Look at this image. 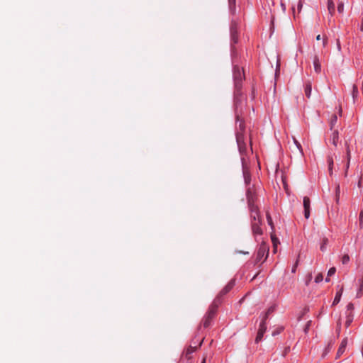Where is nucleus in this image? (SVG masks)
<instances>
[{"label": "nucleus", "instance_id": "9", "mask_svg": "<svg viewBox=\"0 0 363 363\" xmlns=\"http://www.w3.org/2000/svg\"><path fill=\"white\" fill-rule=\"evenodd\" d=\"M347 345V338L345 337L342 340V341L338 348V350L337 352V356L338 357H340L345 352Z\"/></svg>", "mask_w": 363, "mask_h": 363}, {"label": "nucleus", "instance_id": "20", "mask_svg": "<svg viewBox=\"0 0 363 363\" xmlns=\"http://www.w3.org/2000/svg\"><path fill=\"white\" fill-rule=\"evenodd\" d=\"M316 40L319 41V40H322V47L323 48H325L327 45V41H328V39L325 36H321L320 35H318L316 36Z\"/></svg>", "mask_w": 363, "mask_h": 363}, {"label": "nucleus", "instance_id": "4", "mask_svg": "<svg viewBox=\"0 0 363 363\" xmlns=\"http://www.w3.org/2000/svg\"><path fill=\"white\" fill-rule=\"evenodd\" d=\"M268 255H269V246L264 242H262L259 247L258 251H257V258H256L257 262H260L264 257V259L262 261V262H264V260L267 258Z\"/></svg>", "mask_w": 363, "mask_h": 363}, {"label": "nucleus", "instance_id": "34", "mask_svg": "<svg viewBox=\"0 0 363 363\" xmlns=\"http://www.w3.org/2000/svg\"><path fill=\"white\" fill-rule=\"evenodd\" d=\"M332 345H333V343H332V342H330V343L328 344V347L325 349V351H324L323 355H326V354L329 352V351H330V348H331Z\"/></svg>", "mask_w": 363, "mask_h": 363}, {"label": "nucleus", "instance_id": "17", "mask_svg": "<svg viewBox=\"0 0 363 363\" xmlns=\"http://www.w3.org/2000/svg\"><path fill=\"white\" fill-rule=\"evenodd\" d=\"M354 315L352 313L349 312L347 313V320L345 321V326L346 328H348L352 322L353 321Z\"/></svg>", "mask_w": 363, "mask_h": 363}, {"label": "nucleus", "instance_id": "22", "mask_svg": "<svg viewBox=\"0 0 363 363\" xmlns=\"http://www.w3.org/2000/svg\"><path fill=\"white\" fill-rule=\"evenodd\" d=\"M243 175L245 178V182L246 184H249L250 182V175L248 171L244 168L243 169Z\"/></svg>", "mask_w": 363, "mask_h": 363}, {"label": "nucleus", "instance_id": "3", "mask_svg": "<svg viewBox=\"0 0 363 363\" xmlns=\"http://www.w3.org/2000/svg\"><path fill=\"white\" fill-rule=\"evenodd\" d=\"M233 77L235 82V88L237 91H239L241 88L242 81L245 78L243 69H240L238 66L234 67Z\"/></svg>", "mask_w": 363, "mask_h": 363}, {"label": "nucleus", "instance_id": "39", "mask_svg": "<svg viewBox=\"0 0 363 363\" xmlns=\"http://www.w3.org/2000/svg\"><path fill=\"white\" fill-rule=\"evenodd\" d=\"M297 264H298V261H296L295 265L292 268V272L293 273H294L296 272Z\"/></svg>", "mask_w": 363, "mask_h": 363}, {"label": "nucleus", "instance_id": "36", "mask_svg": "<svg viewBox=\"0 0 363 363\" xmlns=\"http://www.w3.org/2000/svg\"><path fill=\"white\" fill-rule=\"evenodd\" d=\"M228 1H229L230 7L235 6V0H228Z\"/></svg>", "mask_w": 363, "mask_h": 363}, {"label": "nucleus", "instance_id": "12", "mask_svg": "<svg viewBox=\"0 0 363 363\" xmlns=\"http://www.w3.org/2000/svg\"><path fill=\"white\" fill-rule=\"evenodd\" d=\"M339 140V133L337 130H335L331 135L330 141L335 145L337 146Z\"/></svg>", "mask_w": 363, "mask_h": 363}, {"label": "nucleus", "instance_id": "11", "mask_svg": "<svg viewBox=\"0 0 363 363\" xmlns=\"http://www.w3.org/2000/svg\"><path fill=\"white\" fill-rule=\"evenodd\" d=\"M359 289L357 291L356 297L360 298L363 293V275L361 279L358 280Z\"/></svg>", "mask_w": 363, "mask_h": 363}, {"label": "nucleus", "instance_id": "6", "mask_svg": "<svg viewBox=\"0 0 363 363\" xmlns=\"http://www.w3.org/2000/svg\"><path fill=\"white\" fill-rule=\"evenodd\" d=\"M261 223H262V220H255V221H252V223H251L252 230V233L255 235H262V230L260 228Z\"/></svg>", "mask_w": 363, "mask_h": 363}, {"label": "nucleus", "instance_id": "30", "mask_svg": "<svg viewBox=\"0 0 363 363\" xmlns=\"http://www.w3.org/2000/svg\"><path fill=\"white\" fill-rule=\"evenodd\" d=\"M337 11L339 13H342L344 11V4L342 2H340L337 5Z\"/></svg>", "mask_w": 363, "mask_h": 363}, {"label": "nucleus", "instance_id": "33", "mask_svg": "<svg viewBox=\"0 0 363 363\" xmlns=\"http://www.w3.org/2000/svg\"><path fill=\"white\" fill-rule=\"evenodd\" d=\"M353 309H354V305H353V303H350L347 306V313H349V312L352 313Z\"/></svg>", "mask_w": 363, "mask_h": 363}, {"label": "nucleus", "instance_id": "13", "mask_svg": "<svg viewBox=\"0 0 363 363\" xmlns=\"http://www.w3.org/2000/svg\"><path fill=\"white\" fill-rule=\"evenodd\" d=\"M345 145H346L347 159V164H346V171H345V176H346L347 174V169H348L349 166H350V159H351V154H350V147H349V145H348V143L347 142L345 143Z\"/></svg>", "mask_w": 363, "mask_h": 363}, {"label": "nucleus", "instance_id": "28", "mask_svg": "<svg viewBox=\"0 0 363 363\" xmlns=\"http://www.w3.org/2000/svg\"><path fill=\"white\" fill-rule=\"evenodd\" d=\"M267 219L268 224L271 226L272 229H273L274 225H273L272 219L269 213L267 214Z\"/></svg>", "mask_w": 363, "mask_h": 363}, {"label": "nucleus", "instance_id": "48", "mask_svg": "<svg viewBox=\"0 0 363 363\" xmlns=\"http://www.w3.org/2000/svg\"><path fill=\"white\" fill-rule=\"evenodd\" d=\"M359 217H360V218H363V212H361V213H360Z\"/></svg>", "mask_w": 363, "mask_h": 363}, {"label": "nucleus", "instance_id": "46", "mask_svg": "<svg viewBox=\"0 0 363 363\" xmlns=\"http://www.w3.org/2000/svg\"><path fill=\"white\" fill-rule=\"evenodd\" d=\"M296 143L298 147L300 148L301 147V144L298 143L296 141Z\"/></svg>", "mask_w": 363, "mask_h": 363}, {"label": "nucleus", "instance_id": "43", "mask_svg": "<svg viewBox=\"0 0 363 363\" xmlns=\"http://www.w3.org/2000/svg\"><path fill=\"white\" fill-rule=\"evenodd\" d=\"M337 44L338 49L340 50V41L339 40H337Z\"/></svg>", "mask_w": 363, "mask_h": 363}, {"label": "nucleus", "instance_id": "51", "mask_svg": "<svg viewBox=\"0 0 363 363\" xmlns=\"http://www.w3.org/2000/svg\"><path fill=\"white\" fill-rule=\"evenodd\" d=\"M202 342H203V339L201 340V342L199 343V346L202 344Z\"/></svg>", "mask_w": 363, "mask_h": 363}, {"label": "nucleus", "instance_id": "5", "mask_svg": "<svg viewBox=\"0 0 363 363\" xmlns=\"http://www.w3.org/2000/svg\"><path fill=\"white\" fill-rule=\"evenodd\" d=\"M235 286V280L232 279L230 280L228 284L220 291V293L218 294L216 298H215L214 301H216L218 303H220L221 302V298L227 294Z\"/></svg>", "mask_w": 363, "mask_h": 363}, {"label": "nucleus", "instance_id": "15", "mask_svg": "<svg viewBox=\"0 0 363 363\" xmlns=\"http://www.w3.org/2000/svg\"><path fill=\"white\" fill-rule=\"evenodd\" d=\"M328 10L329 13L333 16L335 13V4L332 0H328Z\"/></svg>", "mask_w": 363, "mask_h": 363}, {"label": "nucleus", "instance_id": "26", "mask_svg": "<svg viewBox=\"0 0 363 363\" xmlns=\"http://www.w3.org/2000/svg\"><path fill=\"white\" fill-rule=\"evenodd\" d=\"M328 238H324L322 240V244H321V246H320V250L321 251H325V246L326 245L328 244Z\"/></svg>", "mask_w": 363, "mask_h": 363}, {"label": "nucleus", "instance_id": "16", "mask_svg": "<svg viewBox=\"0 0 363 363\" xmlns=\"http://www.w3.org/2000/svg\"><path fill=\"white\" fill-rule=\"evenodd\" d=\"M327 161H328V164L329 173L331 175L333 174V165H334L333 157L328 156Z\"/></svg>", "mask_w": 363, "mask_h": 363}, {"label": "nucleus", "instance_id": "18", "mask_svg": "<svg viewBox=\"0 0 363 363\" xmlns=\"http://www.w3.org/2000/svg\"><path fill=\"white\" fill-rule=\"evenodd\" d=\"M311 84L310 82H307L305 86V94L308 98H310L311 94Z\"/></svg>", "mask_w": 363, "mask_h": 363}, {"label": "nucleus", "instance_id": "10", "mask_svg": "<svg viewBox=\"0 0 363 363\" xmlns=\"http://www.w3.org/2000/svg\"><path fill=\"white\" fill-rule=\"evenodd\" d=\"M342 292H343V286H341L340 289H339V291L336 293L334 301L333 302V306H335L340 302Z\"/></svg>", "mask_w": 363, "mask_h": 363}, {"label": "nucleus", "instance_id": "19", "mask_svg": "<svg viewBox=\"0 0 363 363\" xmlns=\"http://www.w3.org/2000/svg\"><path fill=\"white\" fill-rule=\"evenodd\" d=\"M337 117L335 114H333L332 116H331V118L330 120V130H333L335 124L337 123Z\"/></svg>", "mask_w": 363, "mask_h": 363}, {"label": "nucleus", "instance_id": "35", "mask_svg": "<svg viewBox=\"0 0 363 363\" xmlns=\"http://www.w3.org/2000/svg\"><path fill=\"white\" fill-rule=\"evenodd\" d=\"M302 6H303L302 2H301V1H299L298 3V5H297V9H298V13L301 12Z\"/></svg>", "mask_w": 363, "mask_h": 363}, {"label": "nucleus", "instance_id": "42", "mask_svg": "<svg viewBox=\"0 0 363 363\" xmlns=\"http://www.w3.org/2000/svg\"><path fill=\"white\" fill-rule=\"evenodd\" d=\"M237 140H238V145H239L240 150H241V147H240V138H239V137H238V138H237Z\"/></svg>", "mask_w": 363, "mask_h": 363}, {"label": "nucleus", "instance_id": "37", "mask_svg": "<svg viewBox=\"0 0 363 363\" xmlns=\"http://www.w3.org/2000/svg\"><path fill=\"white\" fill-rule=\"evenodd\" d=\"M310 325H311V321H308L306 325L305 329H304L305 333H307V331H308V330L309 328Z\"/></svg>", "mask_w": 363, "mask_h": 363}, {"label": "nucleus", "instance_id": "45", "mask_svg": "<svg viewBox=\"0 0 363 363\" xmlns=\"http://www.w3.org/2000/svg\"><path fill=\"white\" fill-rule=\"evenodd\" d=\"M339 113H340V115H341V113H342V108H341V107H340V108H339Z\"/></svg>", "mask_w": 363, "mask_h": 363}, {"label": "nucleus", "instance_id": "1", "mask_svg": "<svg viewBox=\"0 0 363 363\" xmlns=\"http://www.w3.org/2000/svg\"><path fill=\"white\" fill-rule=\"evenodd\" d=\"M247 196L248 200V206L250 211L251 222L257 220H262L258 208L255 205V198L250 190H248L247 192Z\"/></svg>", "mask_w": 363, "mask_h": 363}, {"label": "nucleus", "instance_id": "32", "mask_svg": "<svg viewBox=\"0 0 363 363\" xmlns=\"http://www.w3.org/2000/svg\"><path fill=\"white\" fill-rule=\"evenodd\" d=\"M336 272V269L335 267H331L328 272V277L333 276Z\"/></svg>", "mask_w": 363, "mask_h": 363}, {"label": "nucleus", "instance_id": "21", "mask_svg": "<svg viewBox=\"0 0 363 363\" xmlns=\"http://www.w3.org/2000/svg\"><path fill=\"white\" fill-rule=\"evenodd\" d=\"M196 350V347L190 346L185 352V357L187 359L191 358V354Z\"/></svg>", "mask_w": 363, "mask_h": 363}, {"label": "nucleus", "instance_id": "8", "mask_svg": "<svg viewBox=\"0 0 363 363\" xmlns=\"http://www.w3.org/2000/svg\"><path fill=\"white\" fill-rule=\"evenodd\" d=\"M303 205L304 208V217L308 219L310 217V206L311 201L310 199L307 196L303 198Z\"/></svg>", "mask_w": 363, "mask_h": 363}, {"label": "nucleus", "instance_id": "44", "mask_svg": "<svg viewBox=\"0 0 363 363\" xmlns=\"http://www.w3.org/2000/svg\"><path fill=\"white\" fill-rule=\"evenodd\" d=\"M279 333V331L273 332L272 335L274 336L275 335L278 334Z\"/></svg>", "mask_w": 363, "mask_h": 363}, {"label": "nucleus", "instance_id": "27", "mask_svg": "<svg viewBox=\"0 0 363 363\" xmlns=\"http://www.w3.org/2000/svg\"><path fill=\"white\" fill-rule=\"evenodd\" d=\"M323 276L321 273H319L315 278V283H320L323 281Z\"/></svg>", "mask_w": 363, "mask_h": 363}, {"label": "nucleus", "instance_id": "31", "mask_svg": "<svg viewBox=\"0 0 363 363\" xmlns=\"http://www.w3.org/2000/svg\"><path fill=\"white\" fill-rule=\"evenodd\" d=\"M312 278H313V277H312V274H308L306 276V281H306V285H307V286H308V285L309 284V283H310V282H311V281L312 280Z\"/></svg>", "mask_w": 363, "mask_h": 363}, {"label": "nucleus", "instance_id": "2", "mask_svg": "<svg viewBox=\"0 0 363 363\" xmlns=\"http://www.w3.org/2000/svg\"><path fill=\"white\" fill-rule=\"evenodd\" d=\"M219 305V303L213 301L212 304L210 306L203 322L204 328H208L211 325V322L214 318Z\"/></svg>", "mask_w": 363, "mask_h": 363}, {"label": "nucleus", "instance_id": "14", "mask_svg": "<svg viewBox=\"0 0 363 363\" xmlns=\"http://www.w3.org/2000/svg\"><path fill=\"white\" fill-rule=\"evenodd\" d=\"M313 66H314V69H315V72L320 73L321 71V66H320V63L319 62V59L317 56H315V57L313 59Z\"/></svg>", "mask_w": 363, "mask_h": 363}, {"label": "nucleus", "instance_id": "24", "mask_svg": "<svg viewBox=\"0 0 363 363\" xmlns=\"http://www.w3.org/2000/svg\"><path fill=\"white\" fill-rule=\"evenodd\" d=\"M358 96V88L356 85H353L352 87V97L354 100Z\"/></svg>", "mask_w": 363, "mask_h": 363}, {"label": "nucleus", "instance_id": "38", "mask_svg": "<svg viewBox=\"0 0 363 363\" xmlns=\"http://www.w3.org/2000/svg\"><path fill=\"white\" fill-rule=\"evenodd\" d=\"M340 186L337 185V187H336L335 195H337V194L340 195Z\"/></svg>", "mask_w": 363, "mask_h": 363}, {"label": "nucleus", "instance_id": "47", "mask_svg": "<svg viewBox=\"0 0 363 363\" xmlns=\"http://www.w3.org/2000/svg\"><path fill=\"white\" fill-rule=\"evenodd\" d=\"M201 363H206V357H203Z\"/></svg>", "mask_w": 363, "mask_h": 363}, {"label": "nucleus", "instance_id": "29", "mask_svg": "<svg viewBox=\"0 0 363 363\" xmlns=\"http://www.w3.org/2000/svg\"><path fill=\"white\" fill-rule=\"evenodd\" d=\"M350 261V257L348 255H345L342 258V262L343 264H347Z\"/></svg>", "mask_w": 363, "mask_h": 363}, {"label": "nucleus", "instance_id": "50", "mask_svg": "<svg viewBox=\"0 0 363 363\" xmlns=\"http://www.w3.org/2000/svg\"><path fill=\"white\" fill-rule=\"evenodd\" d=\"M325 281H326L327 282H328V281H330V279H329L328 277L325 279Z\"/></svg>", "mask_w": 363, "mask_h": 363}, {"label": "nucleus", "instance_id": "7", "mask_svg": "<svg viewBox=\"0 0 363 363\" xmlns=\"http://www.w3.org/2000/svg\"><path fill=\"white\" fill-rule=\"evenodd\" d=\"M266 330H267V325H266L265 320H262L259 325V330H258V333H257V337L255 339L256 342H259V341H261Z\"/></svg>", "mask_w": 363, "mask_h": 363}, {"label": "nucleus", "instance_id": "23", "mask_svg": "<svg viewBox=\"0 0 363 363\" xmlns=\"http://www.w3.org/2000/svg\"><path fill=\"white\" fill-rule=\"evenodd\" d=\"M272 242L273 244V248H277L278 244H279V241L277 238L274 235H271Z\"/></svg>", "mask_w": 363, "mask_h": 363}, {"label": "nucleus", "instance_id": "49", "mask_svg": "<svg viewBox=\"0 0 363 363\" xmlns=\"http://www.w3.org/2000/svg\"><path fill=\"white\" fill-rule=\"evenodd\" d=\"M277 248H273V252H274V253H276V252H277Z\"/></svg>", "mask_w": 363, "mask_h": 363}, {"label": "nucleus", "instance_id": "25", "mask_svg": "<svg viewBox=\"0 0 363 363\" xmlns=\"http://www.w3.org/2000/svg\"><path fill=\"white\" fill-rule=\"evenodd\" d=\"M274 308L273 306H271L270 308H268V310L267 311V312H266V313H265V314H264V318H263V320H266L267 319V318H268L269 315L270 313H272L274 311Z\"/></svg>", "mask_w": 363, "mask_h": 363}, {"label": "nucleus", "instance_id": "41", "mask_svg": "<svg viewBox=\"0 0 363 363\" xmlns=\"http://www.w3.org/2000/svg\"><path fill=\"white\" fill-rule=\"evenodd\" d=\"M339 198H340V195L337 194V195H335V199H336V202L338 203L339 201Z\"/></svg>", "mask_w": 363, "mask_h": 363}, {"label": "nucleus", "instance_id": "40", "mask_svg": "<svg viewBox=\"0 0 363 363\" xmlns=\"http://www.w3.org/2000/svg\"><path fill=\"white\" fill-rule=\"evenodd\" d=\"M231 33L233 36L234 37V33H235V28L234 26L231 27Z\"/></svg>", "mask_w": 363, "mask_h": 363}]
</instances>
